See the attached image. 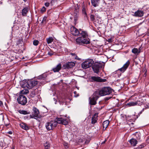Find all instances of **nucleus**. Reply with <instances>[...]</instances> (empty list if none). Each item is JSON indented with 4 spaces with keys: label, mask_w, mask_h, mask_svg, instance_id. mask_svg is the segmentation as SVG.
Here are the masks:
<instances>
[{
    "label": "nucleus",
    "mask_w": 149,
    "mask_h": 149,
    "mask_svg": "<svg viewBox=\"0 0 149 149\" xmlns=\"http://www.w3.org/2000/svg\"><path fill=\"white\" fill-rule=\"evenodd\" d=\"M147 36H149V32L147 33Z\"/></svg>",
    "instance_id": "obj_53"
},
{
    "label": "nucleus",
    "mask_w": 149,
    "mask_h": 149,
    "mask_svg": "<svg viewBox=\"0 0 149 149\" xmlns=\"http://www.w3.org/2000/svg\"><path fill=\"white\" fill-rule=\"evenodd\" d=\"M7 133L10 134H13V132L12 131H10L7 132Z\"/></svg>",
    "instance_id": "obj_46"
},
{
    "label": "nucleus",
    "mask_w": 149,
    "mask_h": 149,
    "mask_svg": "<svg viewBox=\"0 0 149 149\" xmlns=\"http://www.w3.org/2000/svg\"><path fill=\"white\" fill-rule=\"evenodd\" d=\"M138 52V49L136 48H134L132 50V52L134 54H137Z\"/></svg>",
    "instance_id": "obj_28"
},
{
    "label": "nucleus",
    "mask_w": 149,
    "mask_h": 149,
    "mask_svg": "<svg viewBox=\"0 0 149 149\" xmlns=\"http://www.w3.org/2000/svg\"><path fill=\"white\" fill-rule=\"evenodd\" d=\"M49 3L48 2H46L45 3V6L47 7H48L49 6Z\"/></svg>",
    "instance_id": "obj_42"
},
{
    "label": "nucleus",
    "mask_w": 149,
    "mask_h": 149,
    "mask_svg": "<svg viewBox=\"0 0 149 149\" xmlns=\"http://www.w3.org/2000/svg\"><path fill=\"white\" fill-rule=\"evenodd\" d=\"M39 43V41L38 40H34L33 41V44L34 45L37 46V45Z\"/></svg>",
    "instance_id": "obj_32"
},
{
    "label": "nucleus",
    "mask_w": 149,
    "mask_h": 149,
    "mask_svg": "<svg viewBox=\"0 0 149 149\" xmlns=\"http://www.w3.org/2000/svg\"><path fill=\"white\" fill-rule=\"evenodd\" d=\"M75 30H77V29L74 26H72L70 28V31L71 33L74 32Z\"/></svg>",
    "instance_id": "obj_31"
},
{
    "label": "nucleus",
    "mask_w": 149,
    "mask_h": 149,
    "mask_svg": "<svg viewBox=\"0 0 149 149\" xmlns=\"http://www.w3.org/2000/svg\"><path fill=\"white\" fill-rule=\"evenodd\" d=\"M94 61L92 59H88L82 63L81 66L83 68L86 69L92 66Z\"/></svg>",
    "instance_id": "obj_7"
},
{
    "label": "nucleus",
    "mask_w": 149,
    "mask_h": 149,
    "mask_svg": "<svg viewBox=\"0 0 149 149\" xmlns=\"http://www.w3.org/2000/svg\"><path fill=\"white\" fill-rule=\"evenodd\" d=\"M18 112L21 114H22L24 115H26L29 114L30 113V112H28L26 110H19L18 111Z\"/></svg>",
    "instance_id": "obj_22"
},
{
    "label": "nucleus",
    "mask_w": 149,
    "mask_h": 149,
    "mask_svg": "<svg viewBox=\"0 0 149 149\" xmlns=\"http://www.w3.org/2000/svg\"><path fill=\"white\" fill-rule=\"evenodd\" d=\"M136 104V105L141 106L142 104V103L139 101H137L136 102H135Z\"/></svg>",
    "instance_id": "obj_35"
},
{
    "label": "nucleus",
    "mask_w": 149,
    "mask_h": 149,
    "mask_svg": "<svg viewBox=\"0 0 149 149\" xmlns=\"http://www.w3.org/2000/svg\"><path fill=\"white\" fill-rule=\"evenodd\" d=\"M0 149H3V146L2 144H1V143H0Z\"/></svg>",
    "instance_id": "obj_44"
},
{
    "label": "nucleus",
    "mask_w": 149,
    "mask_h": 149,
    "mask_svg": "<svg viewBox=\"0 0 149 149\" xmlns=\"http://www.w3.org/2000/svg\"><path fill=\"white\" fill-rule=\"evenodd\" d=\"M146 144L144 143H143L141 144V145H139V146L137 147L136 148L137 149H141L143 148L144 146H146Z\"/></svg>",
    "instance_id": "obj_27"
},
{
    "label": "nucleus",
    "mask_w": 149,
    "mask_h": 149,
    "mask_svg": "<svg viewBox=\"0 0 149 149\" xmlns=\"http://www.w3.org/2000/svg\"><path fill=\"white\" fill-rule=\"evenodd\" d=\"M74 94L75 95L76 93H77V92L76 91H74Z\"/></svg>",
    "instance_id": "obj_52"
},
{
    "label": "nucleus",
    "mask_w": 149,
    "mask_h": 149,
    "mask_svg": "<svg viewBox=\"0 0 149 149\" xmlns=\"http://www.w3.org/2000/svg\"><path fill=\"white\" fill-rule=\"evenodd\" d=\"M20 126L21 128L26 130H29L30 127L28 126L26 123H22L20 124Z\"/></svg>",
    "instance_id": "obj_15"
},
{
    "label": "nucleus",
    "mask_w": 149,
    "mask_h": 149,
    "mask_svg": "<svg viewBox=\"0 0 149 149\" xmlns=\"http://www.w3.org/2000/svg\"><path fill=\"white\" fill-rule=\"evenodd\" d=\"M72 34L74 36L79 35V37L76 40L77 44L83 45L84 44H89L90 43V40L86 38V37L88 36L87 33L86 31L81 29L79 31L77 29V30H75L74 32L72 33Z\"/></svg>",
    "instance_id": "obj_1"
},
{
    "label": "nucleus",
    "mask_w": 149,
    "mask_h": 149,
    "mask_svg": "<svg viewBox=\"0 0 149 149\" xmlns=\"http://www.w3.org/2000/svg\"><path fill=\"white\" fill-rule=\"evenodd\" d=\"M3 105V103L1 101H0V106L2 107Z\"/></svg>",
    "instance_id": "obj_45"
},
{
    "label": "nucleus",
    "mask_w": 149,
    "mask_h": 149,
    "mask_svg": "<svg viewBox=\"0 0 149 149\" xmlns=\"http://www.w3.org/2000/svg\"><path fill=\"white\" fill-rule=\"evenodd\" d=\"M83 141H83V140H82V142Z\"/></svg>",
    "instance_id": "obj_57"
},
{
    "label": "nucleus",
    "mask_w": 149,
    "mask_h": 149,
    "mask_svg": "<svg viewBox=\"0 0 149 149\" xmlns=\"http://www.w3.org/2000/svg\"><path fill=\"white\" fill-rule=\"evenodd\" d=\"M29 91L27 90L22 91L20 92V94L18 97L17 101L18 103L22 105H25L27 102V98L24 95L28 93Z\"/></svg>",
    "instance_id": "obj_3"
},
{
    "label": "nucleus",
    "mask_w": 149,
    "mask_h": 149,
    "mask_svg": "<svg viewBox=\"0 0 149 149\" xmlns=\"http://www.w3.org/2000/svg\"><path fill=\"white\" fill-rule=\"evenodd\" d=\"M61 68H62V65L60 63L56 66V67L53 68L52 70L55 72H58Z\"/></svg>",
    "instance_id": "obj_14"
},
{
    "label": "nucleus",
    "mask_w": 149,
    "mask_h": 149,
    "mask_svg": "<svg viewBox=\"0 0 149 149\" xmlns=\"http://www.w3.org/2000/svg\"><path fill=\"white\" fill-rule=\"evenodd\" d=\"M82 10L83 13L85 15V16H84L85 17L87 18V13L86 12V9L85 8V7L84 6H83Z\"/></svg>",
    "instance_id": "obj_25"
},
{
    "label": "nucleus",
    "mask_w": 149,
    "mask_h": 149,
    "mask_svg": "<svg viewBox=\"0 0 149 149\" xmlns=\"http://www.w3.org/2000/svg\"><path fill=\"white\" fill-rule=\"evenodd\" d=\"M130 61L128 60L126 63L124 65L123 67L119 69V70L121 72H123L128 68L130 65Z\"/></svg>",
    "instance_id": "obj_12"
},
{
    "label": "nucleus",
    "mask_w": 149,
    "mask_h": 149,
    "mask_svg": "<svg viewBox=\"0 0 149 149\" xmlns=\"http://www.w3.org/2000/svg\"><path fill=\"white\" fill-rule=\"evenodd\" d=\"M57 0H52L51 3L52 5H53L54 3Z\"/></svg>",
    "instance_id": "obj_40"
},
{
    "label": "nucleus",
    "mask_w": 149,
    "mask_h": 149,
    "mask_svg": "<svg viewBox=\"0 0 149 149\" xmlns=\"http://www.w3.org/2000/svg\"><path fill=\"white\" fill-rule=\"evenodd\" d=\"M98 92L96 91L89 98V104L91 105H95L97 103V101L99 97Z\"/></svg>",
    "instance_id": "obj_5"
},
{
    "label": "nucleus",
    "mask_w": 149,
    "mask_h": 149,
    "mask_svg": "<svg viewBox=\"0 0 149 149\" xmlns=\"http://www.w3.org/2000/svg\"><path fill=\"white\" fill-rule=\"evenodd\" d=\"M47 76V72H45L42 75L38 77V79H39L45 80Z\"/></svg>",
    "instance_id": "obj_16"
},
{
    "label": "nucleus",
    "mask_w": 149,
    "mask_h": 149,
    "mask_svg": "<svg viewBox=\"0 0 149 149\" xmlns=\"http://www.w3.org/2000/svg\"><path fill=\"white\" fill-rule=\"evenodd\" d=\"M79 8V7L78 5H77V6H75V10H76V12H78V10Z\"/></svg>",
    "instance_id": "obj_39"
},
{
    "label": "nucleus",
    "mask_w": 149,
    "mask_h": 149,
    "mask_svg": "<svg viewBox=\"0 0 149 149\" xmlns=\"http://www.w3.org/2000/svg\"><path fill=\"white\" fill-rule=\"evenodd\" d=\"M137 141L134 138H132L130 139L129 142L131 144V145L132 146H135L137 143Z\"/></svg>",
    "instance_id": "obj_17"
},
{
    "label": "nucleus",
    "mask_w": 149,
    "mask_h": 149,
    "mask_svg": "<svg viewBox=\"0 0 149 149\" xmlns=\"http://www.w3.org/2000/svg\"><path fill=\"white\" fill-rule=\"evenodd\" d=\"M33 114L32 115H30V116H27L26 117H29V118H38L39 117V115L40 113L39 111L35 107H33Z\"/></svg>",
    "instance_id": "obj_9"
},
{
    "label": "nucleus",
    "mask_w": 149,
    "mask_h": 149,
    "mask_svg": "<svg viewBox=\"0 0 149 149\" xmlns=\"http://www.w3.org/2000/svg\"><path fill=\"white\" fill-rule=\"evenodd\" d=\"M78 95H77V96H76L75 95H74V96L75 97H77L78 96Z\"/></svg>",
    "instance_id": "obj_56"
},
{
    "label": "nucleus",
    "mask_w": 149,
    "mask_h": 149,
    "mask_svg": "<svg viewBox=\"0 0 149 149\" xmlns=\"http://www.w3.org/2000/svg\"><path fill=\"white\" fill-rule=\"evenodd\" d=\"M70 54L73 56H74V58L75 59H78L79 58H78V57L74 53H71Z\"/></svg>",
    "instance_id": "obj_33"
},
{
    "label": "nucleus",
    "mask_w": 149,
    "mask_h": 149,
    "mask_svg": "<svg viewBox=\"0 0 149 149\" xmlns=\"http://www.w3.org/2000/svg\"><path fill=\"white\" fill-rule=\"evenodd\" d=\"M90 80L92 82H104L107 81L106 79H102L100 77L97 76H92L90 78Z\"/></svg>",
    "instance_id": "obj_10"
},
{
    "label": "nucleus",
    "mask_w": 149,
    "mask_h": 149,
    "mask_svg": "<svg viewBox=\"0 0 149 149\" xmlns=\"http://www.w3.org/2000/svg\"><path fill=\"white\" fill-rule=\"evenodd\" d=\"M12 149H14L13 148H12Z\"/></svg>",
    "instance_id": "obj_60"
},
{
    "label": "nucleus",
    "mask_w": 149,
    "mask_h": 149,
    "mask_svg": "<svg viewBox=\"0 0 149 149\" xmlns=\"http://www.w3.org/2000/svg\"><path fill=\"white\" fill-rule=\"evenodd\" d=\"M23 82L24 84L23 85L25 87H26L29 89L32 88L33 87L35 86L38 84V81L32 79L28 81L25 80Z\"/></svg>",
    "instance_id": "obj_4"
},
{
    "label": "nucleus",
    "mask_w": 149,
    "mask_h": 149,
    "mask_svg": "<svg viewBox=\"0 0 149 149\" xmlns=\"http://www.w3.org/2000/svg\"><path fill=\"white\" fill-rule=\"evenodd\" d=\"M23 1H24L25 2H26L27 0H23Z\"/></svg>",
    "instance_id": "obj_54"
},
{
    "label": "nucleus",
    "mask_w": 149,
    "mask_h": 149,
    "mask_svg": "<svg viewBox=\"0 0 149 149\" xmlns=\"http://www.w3.org/2000/svg\"><path fill=\"white\" fill-rule=\"evenodd\" d=\"M111 98V97H106L104 98V100L106 102L107 101L109 100Z\"/></svg>",
    "instance_id": "obj_41"
},
{
    "label": "nucleus",
    "mask_w": 149,
    "mask_h": 149,
    "mask_svg": "<svg viewBox=\"0 0 149 149\" xmlns=\"http://www.w3.org/2000/svg\"><path fill=\"white\" fill-rule=\"evenodd\" d=\"M45 146V149H49L50 147V145L48 142H46L44 143V145Z\"/></svg>",
    "instance_id": "obj_26"
},
{
    "label": "nucleus",
    "mask_w": 149,
    "mask_h": 149,
    "mask_svg": "<svg viewBox=\"0 0 149 149\" xmlns=\"http://www.w3.org/2000/svg\"><path fill=\"white\" fill-rule=\"evenodd\" d=\"M36 95L35 91L33 90L31 91V93L30 94V96L32 97H34V96Z\"/></svg>",
    "instance_id": "obj_30"
},
{
    "label": "nucleus",
    "mask_w": 149,
    "mask_h": 149,
    "mask_svg": "<svg viewBox=\"0 0 149 149\" xmlns=\"http://www.w3.org/2000/svg\"><path fill=\"white\" fill-rule=\"evenodd\" d=\"M112 89L109 87H104L102 88L98 93L99 95L101 96L110 94L112 91Z\"/></svg>",
    "instance_id": "obj_6"
},
{
    "label": "nucleus",
    "mask_w": 149,
    "mask_h": 149,
    "mask_svg": "<svg viewBox=\"0 0 149 149\" xmlns=\"http://www.w3.org/2000/svg\"><path fill=\"white\" fill-rule=\"evenodd\" d=\"M46 40L47 44L51 43L53 41L54 39L52 37H49L46 38Z\"/></svg>",
    "instance_id": "obj_23"
},
{
    "label": "nucleus",
    "mask_w": 149,
    "mask_h": 149,
    "mask_svg": "<svg viewBox=\"0 0 149 149\" xmlns=\"http://www.w3.org/2000/svg\"><path fill=\"white\" fill-rule=\"evenodd\" d=\"M104 3H105V4H107V3H106V2H105V1H104Z\"/></svg>",
    "instance_id": "obj_55"
},
{
    "label": "nucleus",
    "mask_w": 149,
    "mask_h": 149,
    "mask_svg": "<svg viewBox=\"0 0 149 149\" xmlns=\"http://www.w3.org/2000/svg\"><path fill=\"white\" fill-rule=\"evenodd\" d=\"M100 0H91V3L93 6L96 7L98 6V3Z\"/></svg>",
    "instance_id": "obj_20"
},
{
    "label": "nucleus",
    "mask_w": 149,
    "mask_h": 149,
    "mask_svg": "<svg viewBox=\"0 0 149 149\" xmlns=\"http://www.w3.org/2000/svg\"><path fill=\"white\" fill-rule=\"evenodd\" d=\"M102 67V65L98 62H95L93 64L92 68L95 73H98L99 70Z\"/></svg>",
    "instance_id": "obj_8"
},
{
    "label": "nucleus",
    "mask_w": 149,
    "mask_h": 149,
    "mask_svg": "<svg viewBox=\"0 0 149 149\" xmlns=\"http://www.w3.org/2000/svg\"><path fill=\"white\" fill-rule=\"evenodd\" d=\"M47 18V17H45V16L42 19V23H43L44 22H45Z\"/></svg>",
    "instance_id": "obj_38"
},
{
    "label": "nucleus",
    "mask_w": 149,
    "mask_h": 149,
    "mask_svg": "<svg viewBox=\"0 0 149 149\" xmlns=\"http://www.w3.org/2000/svg\"><path fill=\"white\" fill-rule=\"evenodd\" d=\"M146 109L143 108L142 109V110H141L139 113L138 115H136V118H137L139 116H140V115L142 113L144 109Z\"/></svg>",
    "instance_id": "obj_36"
},
{
    "label": "nucleus",
    "mask_w": 149,
    "mask_h": 149,
    "mask_svg": "<svg viewBox=\"0 0 149 149\" xmlns=\"http://www.w3.org/2000/svg\"><path fill=\"white\" fill-rule=\"evenodd\" d=\"M136 135H137V136H139V137L138 138L136 136V137L137 138V139H140V138L139 137V134H136Z\"/></svg>",
    "instance_id": "obj_50"
},
{
    "label": "nucleus",
    "mask_w": 149,
    "mask_h": 149,
    "mask_svg": "<svg viewBox=\"0 0 149 149\" xmlns=\"http://www.w3.org/2000/svg\"><path fill=\"white\" fill-rule=\"evenodd\" d=\"M46 11V8L44 7L43 6L42 7V9L41 10V11L42 12V13H44V12H45Z\"/></svg>",
    "instance_id": "obj_37"
},
{
    "label": "nucleus",
    "mask_w": 149,
    "mask_h": 149,
    "mask_svg": "<svg viewBox=\"0 0 149 149\" xmlns=\"http://www.w3.org/2000/svg\"><path fill=\"white\" fill-rule=\"evenodd\" d=\"M101 8H102V9H103V8H102V7H101Z\"/></svg>",
    "instance_id": "obj_59"
},
{
    "label": "nucleus",
    "mask_w": 149,
    "mask_h": 149,
    "mask_svg": "<svg viewBox=\"0 0 149 149\" xmlns=\"http://www.w3.org/2000/svg\"><path fill=\"white\" fill-rule=\"evenodd\" d=\"M48 49H49L50 50V51H49L48 52L47 54H48V55L51 56L53 55L54 53L50 49L49 47H48Z\"/></svg>",
    "instance_id": "obj_29"
},
{
    "label": "nucleus",
    "mask_w": 149,
    "mask_h": 149,
    "mask_svg": "<svg viewBox=\"0 0 149 149\" xmlns=\"http://www.w3.org/2000/svg\"><path fill=\"white\" fill-rule=\"evenodd\" d=\"M108 41L109 42H112V39L111 38H109L108 39Z\"/></svg>",
    "instance_id": "obj_47"
},
{
    "label": "nucleus",
    "mask_w": 149,
    "mask_h": 149,
    "mask_svg": "<svg viewBox=\"0 0 149 149\" xmlns=\"http://www.w3.org/2000/svg\"><path fill=\"white\" fill-rule=\"evenodd\" d=\"M29 10L27 7L24 8L22 10V16H26Z\"/></svg>",
    "instance_id": "obj_18"
},
{
    "label": "nucleus",
    "mask_w": 149,
    "mask_h": 149,
    "mask_svg": "<svg viewBox=\"0 0 149 149\" xmlns=\"http://www.w3.org/2000/svg\"><path fill=\"white\" fill-rule=\"evenodd\" d=\"M136 104L135 102H130L127 103L126 104V106L127 107H128L131 106H136Z\"/></svg>",
    "instance_id": "obj_24"
},
{
    "label": "nucleus",
    "mask_w": 149,
    "mask_h": 149,
    "mask_svg": "<svg viewBox=\"0 0 149 149\" xmlns=\"http://www.w3.org/2000/svg\"><path fill=\"white\" fill-rule=\"evenodd\" d=\"M96 115V113L94 114L93 116L92 117L91 120V123L92 124H94L96 123L97 122V118H95V116Z\"/></svg>",
    "instance_id": "obj_21"
},
{
    "label": "nucleus",
    "mask_w": 149,
    "mask_h": 149,
    "mask_svg": "<svg viewBox=\"0 0 149 149\" xmlns=\"http://www.w3.org/2000/svg\"><path fill=\"white\" fill-rule=\"evenodd\" d=\"M75 63L74 62H68L63 65L62 68L63 69H69L73 68L75 65Z\"/></svg>",
    "instance_id": "obj_11"
},
{
    "label": "nucleus",
    "mask_w": 149,
    "mask_h": 149,
    "mask_svg": "<svg viewBox=\"0 0 149 149\" xmlns=\"http://www.w3.org/2000/svg\"><path fill=\"white\" fill-rule=\"evenodd\" d=\"M146 140L148 142H149V136H148V138Z\"/></svg>",
    "instance_id": "obj_51"
},
{
    "label": "nucleus",
    "mask_w": 149,
    "mask_h": 149,
    "mask_svg": "<svg viewBox=\"0 0 149 149\" xmlns=\"http://www.w3.org/2000/svg\"><path fill=\"white\" fill-rule=\"evenodd\" d=\"M26 116L24 117V118H27V119H29L30 118H29V117H26V116Z\"/></svg>",
    "instance_id": "obj_49"
},
{
    "label": "nucleus",
    "mask_w": 149,
    "mask_h": 149,
    "mask_svg": "<svg viewBox=\"0 0 149 149\" xmlns=\"http://www.w3.org/2000/svg\"><path fill=\"white\" fill-rule=\"evenodd\" d=\"M58 123L65 125L68 124V122L66 119L57 117L54 120L47 122L46 123L45 127L48 130H50L55 127Z\"/></svg>",
    "instance_id": "obj_2"
},
{
    "label": "nucleus",
    "mask_w": 149,
    "mask_h": 149,
    "mask_svg": "<svg viewBox=\"0 0 149 149\" xmlns=\"http://www.w3.org/2000/svg\"><path fill=\"white\" fill-rule=\"evenodd\" d=\"M144 13L143 11L138 10L134 13V15L136 17H141L143 15Z\"/></svg>",
    "instance_id": "obj_13"
},
{
    "label": "nucleus",
    "mask_w": 149,
    "mask_h": 149,
    "mask_svg": "<svg viewBox=\"0 0 149 149\" xmlns=\"http://www.w3.org/2000/svg\"><path fill=\"white\" fill-rule=\"evenodd\" d=\"M3 116H2V119H3Z\"/></svg>",
    "instance_id": "obj_58"
},
{
    "label": "nucleus",
    "mask_w": 149,
    "mask_h": 149,
    "mask_svg": "<svg viewBox=\"0 0 149 149\" xmlns=\"http://www.w3.org/2000/svg\"><path fill=\"white\" fill-rule=\"evenodd\" d=\"M90 18H91V20L92 21H95V17H94V16L92 15V14H91V15H90Z\"/></svg>",
    "instance_id": "obj_34"
},
{
    "label": "nucleus",
    "mask_w": 149,
    "mask_h": 149,
    "mask_svg": "<svg viewBox=\"0 0 149 149\" xmlns=\"http://www.w3.org/2000/svg\"><path fill=\"white\" fill-rule=\"evenodd\" d=\"M90 142V141L86 139L84 142V143L86 144H88Z\"/></svg>",
    "instance_id": "obj_43"
},
{
    "label": "nucleus",
    "mask_w": 149,
    "mask_h": 149,
    "mask_svg": "<svg viewBox=\"0 0 149 149\" xmlns=\"http://www.w3.org/2000/svg\"><path fill=\"white\" fill-rule=\"evenodd\" d=\"M107 140L106 139H105V140L103 142H102V144H104L105 143V142L107 141Z\"/></svg>",
    "instance_id": "obj_48"
},
{
    "label": "nucleus",
    "mask_w": 149,
    "mask_h": 149,
    "mask_svg": "<svg viewBox=\"0 0 149 149\" xmlns=\"http://www.w3.org/2000/svg\"><path fill=\"white\" fill-rule=\"evenodd\" d=\"M109 123V120H107L104 121L102 124L103 129H106L108 127Z\"/></svg>",
    "instance_id": "obj_19"
}]
</instances>
